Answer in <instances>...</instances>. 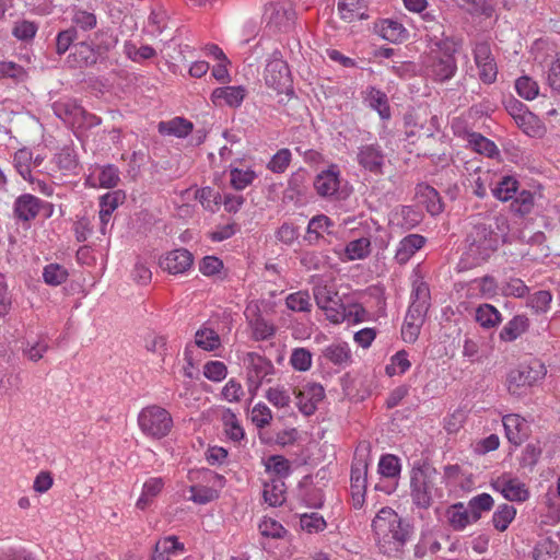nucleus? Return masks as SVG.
I'll return each mask as SVG.
<instances>
[{
	"mask_svg": "<svg viewBox=\"0 0 560 560\" xmlns=\"http://www.w3.org/2000/svg\"><path fill=\"white\" fill-rule=\"evenodd\" d=\"M529 328V319L525 315H515L501 329L499 338L503 342H512L523 336Z\"/></svg>",
	"mask_w": 560,
	"mask_h": 560,
	"instance_id": "393cba45",
	"label": "nucleus"
},
{
	"mask_svg": "<svg viewBox=\"0 0 560 560\" xmlns=\"http://www.w3.org/2000/svg\"><path fill=\"white\" fill-rule=\"evenodd\" d=\"M516 515V510L513 505L503 503L500 504L493 513L492 523L495 529L504 532L512 523Z\"/></svg>",
	"mask_w": 560,
	"mask_h": 560,
	"instance_id": "c03bdc74",
	"label": "nucleus"
},
{
	"mask_svg": "<svg viewBox=\"0 0 560 560\" xmlns=\"http://www.w3.org/2000/svg\"><path fill=\"white\" fill-rule=\"evenodd\" d=\"M401 465L400 459L393 455L386 454L380 458L378 472L386 478H396L400 475Z\"/></svg>",
	"mask_w": 560,
	"mask_h": 560,
	"instance_id": "864d4df0",
	"label": "nucleus"
},
{
	"mask_svg": "<svg viewBox=\"0 0 560 560\" xmlns=\"http://www.w3.org/2000/svg\"><path fill=\"white\" fill-rule=\"evenodd\" d=\"M430 289L429 285L421 279H417L412 283L411 303L418 304L422 307H430Z\"/></svg>",
	"mask_w": 560,
	"mask_h": 560,
	"instance_id": "052dcab7",
	"label": "nucleus"
},
{
	"mask_svg": "<svg viewBox=\"0 0 560 560\" xmlns=\"http://www.w3.org/2000/svg\"><path fill=\"white\" fill-rule=\"evenodd\" d=\"M475 63L479 70V78L485 84L497 80L498 67L488 43H479L474 48Z\"/></svg>",
	"mask_w": 560,
	"mask_h": 560,
	"instance_id": "f8f14e48",
	"label": "nucleus"
},
{
	"mask_svg": "<svg viewBox=\"0 0 560 560\" xmlns=\"http://www.w3.org/2000/svg\"><path fill=\"white\" fill-rule=\"evenodd\" d=\"M535 560H558V545L549 539L540 541L534 549Z\"/></svg>",
	"mask_w": 560,
	"mask_h": 560,
	"instance_id": "774afa93",
	"label": "nucleus"
},
{
	"mask_svg": "<svg viewBox=\"0 0 560 560\" xmlns=\"http://www.w3.org/2000/svg\"><path fill=\"white\" fill-rule=\"evenodd\" d=\"M458 7L471 16L490 18L494 12L495 0H455Z\"/></svg>",
	"mask_w": 560,
	"mask_h": 560,
	"instance_id": "7c9ffc66",
	"label": "nucleus"
},
{
	"mask_svg": "<svg viewBox=\"0 0 560 560\" xmlns=\"http://www.w3.org/2000/svg\"><path fill=\"white\" fill-rule=\"evenodd\" d=\"M552 294L550 291L540 290L529 296L528 306L537 314L546 313L550 308Z\"/></svg>",
	"mask_w": 560,
	"mask_h": 560,
	"instance_id": "69168bd1",
	"label": "nucleus"
},
{
	"mask_svg": "<svg viewBox=\"0 0 560 560\" xmlns=\"http://www.w3.org/2000/svg\"><path fill=\"white\" fill-rule=\"evenodd\" d=\"M192 262V254L185 248H178L162 256L160 267L171 275H183L191 268Z\"/></svg>",
	"mask_w": 560,
	"mask_h": 560,
	"instance_id": "2eb2a0df",
	"label": "nucleus"
},
{
	"mask_svg": "<svg viewBox=\"0 0 560 560\" xmlns=\"http://www.w3.org/2000/svg\"><path fill=\"white\" fill-rule=\"evenodd\" d=\"M195 343L206 351H213L221 346V339L217 331L202 326L195 334Z\"/></svg>",
	"mask_w": 560,
	"mask_h": 560,
	"instance_id": "4c0bfd02",
	"label": "nucleus"
},
{
	"mask_svg": "<svg viewBox=\"0 0 560 560\" xmlns=\"http://www.w3.org/2000/svg\"><path fill=\"white\" fill-rule=\"evenodd\" d=\"M313 291L316 304L325 312L327 319L334 324L342 323L346 318L345 308L335 289L327 284H318Z\"/></svg>",
	"mask_w": 560,
	"mask_h": 560,
	"instance_id": "0eeeda50",
	"label": "nucleus"
},
{
	"mask_svg": "<svg viewBox=\"0 0 560 560\" xmlns=\"http://www.w3.org/2000/svg\"><path fill=\"white\" fill-rule=\"evenodd\" d=\"M247 91L242 85H228L217 88L211 93V101L215 106L226 105L229 107L237 108L242 105Z\"/></svg>",
	"mask_w": 560,
	"mask_h": 560,
	"instance_id": "a211bd4d",
	"label": "nucleus"
},
{
	"mask_svg": "<svg viewBox=\"0 0 560 560\" xmlns=\"http://www.w3.org/2000/svg\"><path fill=\"white\" fill-rule=\"evenodd\" d=\"M433 27H428L425 39L430 45L431 54L436 51H456L457 44L446 35L445 27L442 23H433Z\"/></svg>",
	"mask_w": 560,
	"mask_h": 560,
	"instance_id": "aec40b11",
	"label": "nucleus"
},
{
	"mask_svg": "<svg viewBox=\"0 0 560 560\" xmlns=\"http://www.w3.org/2000/svg\"><path fill=\"white\" fill-rule=\"evenodd\" d=\"M49 349L45 337H38L35 341H27L23 348V354L33 362L39 361Z\"/></svg>",
	"mask_w": 560,
	"mask_h": 560,
	"instance_id": "4d7b16f0",
	"label": "nucleus"
},
{
	"mask_svg": "<svg viewBox=\"0 0 560 560\" xmlns=\"http://www.w3.org/2000/svg\"><path fill=\"white\" fill-rule=\"evenodd\" d=\"M51 163L65 174L74 173L79 164L74 150L67 145L54 155Z\"/></svg>",
	"mask_w": 560,
	"mask_h": 560,
	"instance_id": "f704fd0d",
	"label": "nucleus"
},
{
	"mask_svg": "<svg viewBox=\"0 0 560 560\" xmlns=\"http://www.w3.org/2000/svg\"><path fill=\"white\" fill-rule=\"evenodd\" d=\"M416 197L419 203L423 205L430 214L436 215L443 211L440 195L433 187L427 184L417 185Z\"/></svg>",
	"mask_w": 560,
	"mask_h": 560,
	"instance_id": "b1692460",
	"label": "nucleus"
},
{
	"mask_svg": "<svg viewBox=\"0 0 560 560\" xmlns=\"http://www.w3.org/2000/svg\"><path fill=\"white\" fill-rule=\"evenodd\" d=\"M372 532L376 546L384 555L392 556L400 551L410 539L412 528L392 508H382L372 521Z\"/></svg>",
	"mask_w": 560,
	"mask_h": 560,
	"instance_id": "f257e3e1",
	"label": "nucleus"
},
{
	"mask_svg": "<svg viewBox=\"0 0 560 560\" xmlns=\"http://www.w3.org/2000/svg\"><path fill=\"white\" fill-rule=\"evenodd\" d=\"M452 129L456 136L463 137L474 151L488 158H493L499 154V149L493 141L483 137L481 133L464 130L459 120L453 121Z\"/></svg>",
	"mask_w": 560,
	"mask_h": 560,
	"instance_id": "ddd939ff",
	"label": "nucleus"
},
{
	"mask_svg": "<svg viewBox=\"0 0 560 560\" xmlns=\"http://www.w3.org/2000/svg\"><path fill=\"white\" fill-rule=\"evenodd\" d=\"M264 79L266 84L278 91L283 92L291 83V73L288 63L283 60L279 50L272 51L267 60Z\"/></svg>",
	"mask_w": 560,
	"mask_h": 560,
	"instance_id": "423d86ee",
	"label": "nucleus"
},
{
	"mask_svg": "<svg viewBox=\"0 0 560 560\" xmlns=\"http://www.w3.org/2000/svg\"><path fill=\"white\" fill-rule=\"evenodd\" d=\"M546 374L547 369L539 360L521 364L509 372L506 377L508 389L513 395H520L524 389L542 381Z\"/></svg>",
	"mask_w": 560,
	"mask_h": 560,
	"instance_id": "39448f33",
	"label": "nucleus"
},
{
	"mask_svg": "<svg viewBox=\"0 0 560 560\" xmlns=\"http://www.w3.org/2000/svg\"><path fill=\"white\" fill-rule=\"evenodd\" d=\"M164 479L161 477L149 478L142 487L141 495L139 497L136 506L140 510H145L163 490Z\"/></svg>",
	"mask_w": 560,
	"mask_h": 560,
	"instance_id": "c756f323",
	"label": "nucleus"
},
{
	"mask_svg": "<svg viewBox=\"0 0 560 560\" xmlns=\"http://www.w3.org/2000/svg\"><path fill=\"white\" fill-rule=\"evenodd\" d=\"M245 364L248 384L255 389H257L262 382H269L268 376L272 375L275 372L271 361L256 352H248L246 354Z\"/></svg>",
	"mask_w": 560,
	"mask_h": 560,
	"instance_id": "1a4fd4ad",
	"label": "nucleus"
},
{
	"mask_svg": "<svg viewBox=\"0 0 560 560\" xmlns=\"http://www.w3.org/2000/svg\"><path fill=\"white\" fill-rule=\"evenodd\" d=\"M370 106L377 110L382 119L390 117V109L386 94L380 90L372 88L369 92Z\"/></svg>",
	"mask_w": 560,
	"mask_h": 560,
	"instance_id": "603ef678",
	"label": "nucleus"
},
{
	"mask_svg": "<svg viewBox=\"0 0 560 560\" xmlns=\"http://www.w3.org/2000/svg\"><path fill=\"white\" fill-rule=\"evenodd\" d=\"M505 436L508 441L520 446L529 435V425L527 421L516 413H509L502 418Z\"/></svg>",
	"mask_w": 560,
	"mask_h": 560,
	"instance_id": "f3484780",
	"label": "nucleus"
},
{
	"mask_svg": "<svg viewBox=\"0 0 560 560\" xmlns=\"http://www.w3.org/2000/svg\"><path fill=\"white\" fill-rule=\"evenodd\" d=\"M44 207V202L32 194L19 196L13 203L14 217L23 222L34 220Z\"/></svg>",
	"mask_w": 560,
	"mask_h": 560,
	"instance_id": "6ab92c4d",
	"label": "nucleus"
},
{
	"mask_svg": "<svg viewBox=\"0 0 560 560\" xmlns=\"http://www.w3.org/2000/svg\"><path fill=\"white\" fill-rule=\"evenodd\" d=\"M494 501L488 493H481L472 497L468 502V510L477 522L481 517L482 512L490 511L493 508Z\"/></svg>",
	"mask_w": 560,
	"mask_h": 560,
	"instance_id": "8fccbe9b",
	"label": "nucleus"
},
{
	"mask_svg": "<svg viewBox=\"0 0 560 560\" xmlns=\"http://www.w3.org/2000/svg\"><path fill=\"white\" fill-rule=\"evenodd\" d=\"M265 397L276 408L289 407L291 402L290 389L280 385L268 388Z\"/></svg>",
	"mask_w": 560,
	"mask_h": 560,
	"instance_id": "6e6d98bb",
	"label": "nucleus"
},
{
	"mask_svg": "<svg viewBox=\"0 0 560 560\" xmlns=\"http://www.w3.org/2000/svg\"><path fill=\"white\" fill-rule=\"evenodd\" d=\"M137 420L141 432L150 439H163L168 435L173 428L171 413L158 405L141 409Z\"/></svg>",
	"mask_w": 560,
	"mask_h": 560,
	"instance_id": "20e7f679",
	"label": "nucleus"
},
{
	"mask_svg": "<svg viewBox=\"0 0 560 560\" xmlns=\"http://www.w3.org/2000/svg\"><path fill=\"white\" fill-rule=\"evenodd\" d=\"M266 471L278 477H287L291 472L290 462L282 455H271L265 462Z\"/></svg>",
	"mask_w": 560,
	"mask_h": 560,
	"instance_id": "13d9d810",
	"label": "nucleus"
},
{
	"mask_svg": "<svg viewBox=\"0 0 560 560\" xmlns=\"http://www.w3.org/2000/svg\"><path fill=\"white\" fill-rule=\"evenodd\" d=\"M125 54L135 62H141L155 56V49L149 45L137 47L132 43L125 44Z\"/></svg>",
	"mask_w": 560,
	"mask_h": 560,
	"instance_id": "0e129e2a",
	"label": "nucleus"
},
{
	"mask_svg": "<svg viewBox=\"0 0 560 560\" xmlns=\"http://www.w3.org/2000/svg\"><path fill=\"white\" fill-rule=\"evenodd\" d=\"M257 174L252 168L232 167L230 170V184L235 190H243L253 184Z\"/></svg>",
	"mask_w": 560,
	"mask_h": 560,
	"instance_id": "37998d69",
	"label": "nucleus"
},
{
	"mask_svg": "<svg viewBox=\"0 0 560 560\" xmlns=\"http://www.w3.org/2000/svg\"><path fill=\"white\" fill-rule=\"evenodd\" d=\"M261 536L272 539H282L288 535V530L278 521L265 516L258 524Z\"/></svg>",
	"mask_w": 560,
	"mask_h": 560,
	"instance_id": "de8ad7c7",
	"label": "nucleus"
},
{
	"mask_svg": "<svg viewBox=\"0 0 560 560\" xmlns=\"http://www.w3.org/2000/svg\"><path fill=\"white\" fill-rule=\"evenodd\" d=\"M368 463L365 459H357L351 467V491H366Z\"/></svg>",
	"mask_w": 560,
	"mask_h": 560,
	"instance_id": "a19ab883",
	"label": "nucleus"
},
{
	"mask_svg": "<svg viewBox=\"0 0 560 560\" xmlns=\"http://www.w3.org/2000/svg\"><path fill=\"white\" fill-rule=\"evenodd\" d=\"M454 54L455 51L430 52L427 73L439 82L451 80L457 71Z\"/></svg>",
	"mask_w": 560,
	"mask_h": 560,
	"instance_id": "6e6552de",
	"label": "nucleus"
},
{
	"mask_svg": "<svg viewBox=\"0 0 560 560\" xmlns=\"http://www.w3.org/2000/svg\"><path fill=\"white\" fill-rule=\"evenodd\" d=\"M508 220L504 215H495L489 223L475 224L467 236V255L475 265L490 258L498 249L499 238L506 235Z\"/></svg>",
	"mask_w": 560,
	"mask_h": 560,
	"instance_id": "7ed1b4c3",
	"label": "nucleus"
},
{
	"mask_svg": "<svg viewBox=\"0 0 560 560\" xmlns=\"http://www.w3.org/2000/svg\"><path fill=\"white\" fill-rule=\"evenodd\" d=\"M366 11L365 0H338L339 16L347 23L368 19Z\"/></svg>",
	"mask_w": 560,
	"mask_h": 560,
	"instance_id": "5701e85b",
	"label": "nucleus"
},
{
	"mask_svg": "<svg viewBox=\"0 0 560 560\" xmlns=\"http://www.w3.org/2000/svg\"><path fill=\"white\" fill-rule=\"evenodd\" d=\"M222 422L224 432L230 440L238 442L244 439V429L238 422L236 415L231 409H224L222 413Z\"/></svg>",
	"mask_w": 560,
	"mask_h": 560,
	"instance_id": "58836bf2",
	"label": "nucleus"
},
{
	"mask_svg": "<svg viewBox=\"0 0 560 560\" xmlns=\"http://www.w3.org/2000/svg\"><path fill=\"white\" fill-rule=\"evenodd\" d=\"M444 497V477L425 459L413 462L410 470V498L412 503L427 510Z\"/></svg>",
	"mask_w": 560,
	"mask_h": 560,
	"instance_id": "f03ea898",
	"label": "nucleus"
},
{
	"mask_svg": "<svg viewBox=\"0 0 560 560\" xmlns=\"http://www.w3.org/2000/svg\"><path fill=\"white\" fill-rule=\"evenodd\" d=\"M447 521L454 530H463L469 524L476 523L468 508L458 502L450 506L446 511Z\"/></svg>",
	"mask_w": 560,
	"mask_h": 560,
	"instance_id": "c85d7f7f",
	"label": "nucleus"
},
{
	"mask_svg": "<svg viewBox=\"0 0 560 560\" xmlns=\"http://www.w3.org/2000/svg\"><path fill=\"white\" fill-rule=\"evenodd\" d=\"M324 397L325 389L320 384L307 383L296 395L298 408L303 415L311 416Z\"/></svg>",
	"mask_w": 560,
	"mask_h": 560,
	"instance_id": "dca6fc26",
	"label": "nucleus"
},
{
	"mask_svg": "<svg viewBox=\"0 0 560 560\" xmlns=\"http://www.w3.org/2000/svg\"><path fill=\"white\" fill-rule=\"evenodd\" d=\"M264 499L270 506H280L285 501L284 482L281 480L266 483Z\"/></svg>",
	"mask_w": 560,
	"mask_h": 560,
	"instance_id": "49530a36",
	"label": "nucleus"
},
{
	"mask_svg": "<svg viewBox=\"0 0 560 560\" xmlns=\"http://www.w3.org/2000/svg\"><path fill=\"white\" fill-rule=\"evenodd\" d=\"M52 109L57 117L72 127L78 122L79 115H82V107L71 98H61L55 102Z\"/></svg>",
	"mask_w": 560,
	"mask_h": 560,
	"instance_id": "bb28decb",
	"label": "nucleus"
},
{
	"mask_svg": "<svg viewBox=\"0 0 560 560\" xmlns=\"http://www.w3.org/2000/svg\"><path fill=\"white\" fill-rule=\"evenodd\" d=\"M340 170L331 164L327 170L318 173L314 179V189L323 198H335L340 188Z\"/></svg>",
	"mask_w": 560,
	"mask_h": 560,
	"instance_id": "4468645a",
	"label": "nucleus"
},
{
	"mask_svg": "<svg viewBox=\"0 0 560 560\" xmlns=\"http://www.w3.org/2000/svg\"><path fill=\"white\" fill-rule=\"evenodd\" d=\"M192 129V122L183 117L163 120L158 125V130L162 136H173L176 138H186Z\"/></svg>",
	"mask_w": 560,
	"mask_h": 560,
	"instance_id": "a878e982",
	"label": "nucleus"
},
{
	"mask_svg": "<svg viewBox=\"0 0 560 560\" xmlns=\"http://www.w3.org/2000/svg\"><path fill=\"white\" fill-rule=\"evenodd\" d=\"M357 162L364 171L380 175L383 174L385 153L377 142L361 144L358 147Z\"/></svg>",
	"mask_w": 560,
	"mask_h": 560,
	"instance_id": "9d476101",
	"label": "nucleus"
},
{
	"mask_svg": "<svg viewBox=\"0 0 560 560\" xmlns=\"http://www.w3.org/2000/svg\"><path fill=\"white\" fill-rule=\"evenodd\" d=\"M475 320L483 329H492L502 322V315L497 307L491 304H480L475 311Z\"/></svg>",
	"mask_w": 560,
	"mask_h": 560,
	"instance_id": "2f4dec72",
	"label": "nucleus"
},
{
	"mask_svg": "<svg viewBox=\"0 0 560 560\" xmlns=\"http://www.w3.org/2000/svg\"><path fill=\"white\" fill-rule=\"evenodd\" d=\"M33 152L27 148L19 149L13 155V165L20 176L30 182L35 183L32 175Z\"/></svg>",
	"mask_w": 560,
	"mask_h": 560,
	"instance_id": "72a5a7b5",
	"label": "nucleus"
},
{
	"mask_svg": "<svg viewBox=\"0 0 560 560\" xmlns=\"http://www.w3.org/2000/svg\"><path fill=\"white\" fill-rule=\"evenodd\" d=\"M334 225L332 221L325 214L313 217L307 225L305 240L310 244H315L323 237L324 233H330V228Z\"/></svg>",
	"mask_w": 560,
	"mask_h": 560,
	"instance_id": "473e14b6",
	"label": "nucleus"
},
{
	"mask_svg": "<svg viewBox=\"0 0 560 560\" xmlns=\"http://www.w3.org/2000/svg\"><path fill=\"white\" fill-rule=\"evenodd\" d=\"M515 89L518 95L525 100H534L539 92V88L536 81L529 77H521L515 82Z\"/></svg>",
	"mask_w": 560,
	"mask_h": 560,
	"instance_id": "338daca9",
	"label": "nucleus"
},
{
	"mask_svg": "<svg viewBox=\"0 0 560 560\" xmlns=\"http://www.w3.org/2000/svg\"><path fill=\"white\" fill-rule=\"evenodd\" d=\"M375 32L384 39L397 43L407 38V30L401 23L394 20H382L375 24Z\"/></svg>",
	"mask_w": 560,
	"mask_h": 560,
	"instance_id": "cd10ccee",
	"label": "nucleus"
},
{
	"mask_svg": "<svg viewBox=\"0 0 560 560\" xmlns=\"http://www.w3.org/2000/svg\"><path fill=\"white\" fill-rule=\"evenodd\" d=\"M166 27V13L162 9L152 10L149 18L148 23L145 26V31L151 36H158L162 34V32Z\"/></svg>",
	"mask_w": 560,
	"mask_h": 560,
	"instance_id": "680f3d73",
	"label": "nucleus"
},
{
	"mask_svg": "<svg viewBox=\"0 0 560 560\" xmlns=\"http://www.w3.org/2000/svg\"><path fill=\"white\" fill-rule=\"evenodd\" d=\"M515 124L529 137H541L546 130L540 119L529 110L517 118Z\"/></svg>",
	"mask_w": 560,
	"mask_h": 560,
	"instance_id": "c9c22d12",
	"label": "nucleus"
},
{
	"mask_svg": "<svg viewBox=\"0 0 560 560\" xmlns=\"http://www.w3.org/2000/svg\"><path fill=\"white\" fill-rule=\"evenodd\" d=\"M323 354L325 359L336 365L347 364L351 360V350L346 342H337L327 346Z\"/></svg>",
	"mask_w": 560,
	"mask_h": 560,
	"instance_id": "e433bc0d",
	"label": "nucleus"
},
{
	"mask_svg": "<svg viewBox=\"0 0 560 560\" xmlns=\"http://www.w3.org/2000/svg\"><path fill=\"white\" fill-rule=\"evenodd\" d=\"M285 305L293 312L308 313L312 310L311 296L307 291H298L290 293L285 298Z\"/></svg>",
	"mask_w": 560,
	"mask_h": 560,
	"instance_id": "3c124183",
	"label": "nucleus"
},
{
	"mask_svg": "<svg viewBox=\"0 0 560 560\" xmlns=\"http://www.w3.org/2000/svg\"><path fill=\"white\" fill-rule=\"evenodd\" d=\"M117 206H118L117 198H116V196H114L112 194H106L101 198V201H100L101 209L98 212V217H100V222H101L100 232L103 235H105L107 233L108 222L110 220L113 212L117 208Z\"/></svg>",
	"mask_w": 560,
	"mask_h": 560,
	"instance_id": "79ce46f5",
	"label": "nucleus"
},
{
	"mask_svg": "<svg viewBox=\"0 0 560 560\" xmlns=\"http://www.w3.org/2000/svg\"><path fill=\"white\" fill-rule=\"evenodd\" d=\"M491 486L509 501L524 502L529 497L525 483L509 474H503L493 479Z\"/></svg>",
	"mask_w": 560,
	"mask_h": 560,
	"instance_id": "9b49d317",
	"label": "nucleus"
},
{
	"mask_svg": "<svg viewBox=\"0 0 560 560\" xmlns=\"http://www.w3.org/2000/svg\"><path fill=\"white\" fill-rule=\"evenodd\" d=\"M249 326L252 328L253 337L255 340H268L276 332V327L273 324L260 315H256L254 318H252L249 320Z\"/></svg>",
	"mask_w": 560,
	"mask_h": 560,
	"instance_id": "a18cd8bd",
	"label": "nucleus"
},
{
	"mask_svg": "<svg viewBox=\"0 0 560 560\" xmlns=\"http://www.w3.org/2000/svg\"><path fill=\"white\" fill-rule=\"evenodd\" d=\"M425 242V237L420 234H409L405 236L397 245L395 260L399 265L407 264L410 258L424 246Z\"/></svg>",
	"mask_w": 560,
	"mask_h": 560,
	"instance_id": "4be33fe9",
	"label": "nucleus"
},
{
	"mask_svg": "<svg viewBox=\"0 0 560 560\" xmlns=\"http://www.w3.org/2000/svg\"><path fill=\"white\" fill-rule=\"evenodd\" d=\"M98 185L102 188H114L118 185L119 170L117 166L113 164H107L102 166L97 176Z\"/></svg>",
	"mask_w": 560,
	"mask_h": 560,
	"instance_id": "e2e57ef3",
	"label": "nucleus"
},
{
	"mask_svg": "<svg viewBox=\"0 0 560 560\" xmlns=\"http://www.w3.org/2000/svg\"><path fill=\"white\" fill-rule=\"evenodd\" d=\"M300 526L306 533L315 534L323 532L326 528L327 523L320 514L312 512L300 516Z\"/></svg>",
	"mask_w": 560,
	"mask_h": 560,
	"instance_id": "5fc2aeb1",
	"label": "nucleus"
},
{
	"mask_svg": "<svg viewBox=\"0 0 560 560\" xmlns=\"http://www.w3.org/2000/svg\"><path fill=\"white\" fill-rule=\"evenodd\" d=\"M371 253V241L369 237H360L350 241L345 248L348 260H360L366 258Z\"/></svg>",
	"mask_w": 560,
	"mask_h": 560,
	"instance_id": "ea45409f",
	"label": "nucleus"
},
{
	"mask_svg": "<svg viewBox=\"0 0 560 560\" xmlns=\"http://www.w3.org/2000/svg\"><path fill=\"white\" fill-rule=\"evenodd\" d=\"M184 551L185 546L176 536H167L155 544L151 560H174Z\"/></svg>",
	"mask_w": 560,
	"mask_h": 560,
	"instance_id": "412c9836",
	"label": "nucleus"
},
{
	"mask_svg": "<svg viewBox=\"0 0 560 560\" xmlns=\"http://www.w3.org/2000/svg\"><path fill=\"white\" fill-rule=\"evenodd\" d=\"M68 271L59 264H49L43 270V279L49 285H59L68 279Z\"/></svg>",
	"mask_w": 560,
	"mask_h": 560,
	"instance_id": "bf43d9fd",
	"label": "nucleus"
},
{
	"mask_svg": "<svg viewBox=\"0 0 560 560\" xmlns=\"http://www.w3.org/2000/svg\"><path fill=\"white\" fill-rule=\"evenodd\" d=\"M518 183L512 176H504L492 189L493 196L501 200L508 201L514 197L517 191Z\"/></svg>",
	"mask_w": 560,
	"mask_h": 560,
	"instance_id": "09e8293b",
	"label": "nucleus"
}]
</instances>
